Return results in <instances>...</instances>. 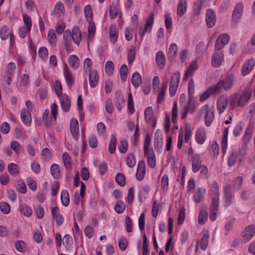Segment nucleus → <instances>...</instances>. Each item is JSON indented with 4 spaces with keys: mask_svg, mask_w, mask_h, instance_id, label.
Here are the masks:
<instances>
[{
    "mask_svg": "<svg viewBox=\"0 0 255 255\" xmlns=\"http://www.w3.org/2000/svg\"><path fill=\"white\" fill-rule=\"evenodd\" d=\"M50 110L51 111L46 109L42 116L43 122L47 126L55 122L58 115V106L55 103H52L50 105Z\"/></svg>",
    "mask_w": 255,
    "mask_h": 255,
    "instance_id": "7ed1b4c3",
    "label": "nucleus"
},
{
    "mask_svg": "<svg viewBox=\"0 0 255 255\" xmlns=\"http://www.w3.org/2000/svg\"><path fill=\"white\" fill-rule=\"evenodd\" d=\"M119 10L116 4H112L110 8V16L111 18H116L118 14Z\"/></svg>",
    "mask_w": 255,
    "mask_h": 255,
    "instance_id": "338daca9",
    "label": "nucleus"
},
{
    "mask_svg": "<svg viewBox=\"0 0 255 255\" xmlns=\"http://www.w3.org/2000/svg\"><path fill=\"white\" fill-rule=\"evenodd\" d=\"M219 187L217 183L214 182L211 186L210 194L211 198V205L209 219L215 221L219 213Z\"/></svg>",
    "mask_w": 255,
    "mask_h": 255,
    "instance_id": "f03ea898",
    "label": "nucleus"
},
{
    "mask_svg": "<svg viewBox=\"0 0 255 255\" xmlns=\"http://www.w3.org/2000/svg\"><path fill=\"white\" fill-rule=\"evenodd\" d=\"M229 105V97L226 95L220 96L217 100V109L219 114L223 113L226 110L227 105Z\"/></svg>",
    "mask_w": 255,
    "mask_h": 255,
    "instance_id": "9b49d317",
    "label": "nucleus"
},
{
    "mask_svg": "<svg viewBox=\"0 0 255 255\" xmlns=\"http://www.w3.org/2000/svg\"><path fill=\"white\" fill-rule=\"evenodd\" d=\"M135 55V47L132 46L130 47L128 53V61L129 64L132 63L134 61Z\"/></svg>",
    "mask_w": 255,
    "mask_h": 255,
    "instance_id": "6e6d98bb",
    "label": "nucleus"
},
{
    "mask_svg": "<svg viewBox=\"0 0 255 255\" xmlns=\"http://www.w3.org/2000/svg\"><path fill=\"white\" fill-rule=\"evenodd\" d=\"M61 201L62 205L65 207L68 206L70 202L69 194L67 190H62L61 193Z\"/></svg>",
    "mask_w": 255,
    "mask_h": 255,
    "instance_id": "58836bf2",
    "label": "nucleus"
},
{
    "mask_svg": "<svg viewBox=\"0 0 255 255\" xmlns=\"http://www.w3.org/2000/svg\"><path fill=\"white\" fill-rule=\"evenodd\" d=\"M244 5L242 2H238L235 5L232 14V21L233 22H237L242 17L244 11Z\"/></svg>",
    "mask_w": 255,
    "mask_h": 255,
    "instance_id": "4468645a",
    "label": "nucleus"
},
{
    "mask_svg": "<svg viewBox=\"0 0 255 255\" xmlns=\"http://www.w3.org/2000/svg\"><path fill=\"white\" fill-rule=\"evenodd\" d=\"M126 163L128 167L132 168L134 166L136 160L134 155L132 154H128L126 159Z\"/></svg>",
    "mask_w": 255,
    "mask_h": 255,
    "instance_id": "774afa93",
    "label": "nucleus"
},
{
    "mask_svg": "<svg viewBox=\"0 0 255 255\" xmlns=\"http://www.w3.org/2000/svg\"><path fill=\"white\" fill-rule=\"evenodd\" d=\"M255 236V225L251 224L247 226L241 234L243 242L247 243Z\"/></svg>",
    "mask_w": 255,
    "mask_h": 255,
    "instance_id": "423d86ee",
    "label": "nucleus"
},
{
    "mask_svg": "<svg viewBox=\"0 0 255 255\" xmlns=\"http://www.w3.org/2000/svg\"><path fill=\"white\" fill-rule=\"evenodd\" d=\"M155 60L158 66L163 68L165 65V57L164 53L161 51L157 52L155 57Z\"/></svg>",
    "mask_w": 255,
    "mask_h": 255,
    "instance_id": "c9c22d12",
    "label": "nucleus"
},
{
    "mask_svg": "<svg viewBox=\"0 0 255 255\" xmlns=\"http://www.w3.org/2000/svg\"><path fill=\"white\" fill-rule=\"evenodd\" d=\"M70 131L73 137L77 139L79 132V124L77 120L72 118L70 122Z\"/></svg>",
    "mask_w": 255,
    "mask_h": 255,
    "instance_id": "b1692460",
    "label": "nucleus"
},
{
    "mask_svg": "<svg viewBox=\"0 0 255 255\" xmlns=\"http://www.w3.org/2000/svg\"><path fill=\"white\" fill-rule=\"evenodd\" d=\"M206 22L208 27H213L216 22V15L214 10L207 9L206 13Z\"/></svg>",
    "mask_w": 255,
    "mask_h": 255,
    "instance_id": "dca6fc26",
    "label": "nucleus"
},
{
    "mask_svg": "<svg viewBox=\"0 0 255 255\" xmlns=\"http://www.w3.org/2000/svg\"><path fill=\"white\" fill-rule=\"evenodd\" d=\"M50 172L51 175L54 178H57L60 176V170L59 166L56 164L53 163L50 167Z\"/></svg>",
    "mask_w": 255,
    "mask_h": 255,
    "instance_id": "864d4df0",
    "label": "nucleus"
},
{
    "mask_svg": "<svg viewBox=\"0 0 255 255\" xmlns=\"http://www.w3.org/2000/svg\"><path fill=\"white\" fill-rule=\"evenodd\" d=\"M215 108L208 105H204L201 109V114L205 118V124L207 127H209L214 120Z\"/></svg>",
    "mask_w": 255,
    "mask_h": 255,
    "instance_id": "20e7f679",
    "label": "nucleus"
},
{
    "mask_svg": "<svg viewBox=\"0 0 255 255\" xmlns=\"http://www.w3.org/2000/svg\"><path fill=\"white\" fill-rule=\"evenodd\" d=\"M62 110L64 112H68L69 111L71 107V101L69 96L64 94L62 96H60L58 98Z\"/></svg>",
    "mask_w": 255,
    "mask_h": 255,
    "instance_id": "a211bd4d",
    "label": "nucleus"
},
{
    "mask_svg": "<svg viewBox=\"0 0 255 255\" xmlns=\"http://www.w3.org/2000/svg\"><path fill=\"white\" fill-rule=\"evenodd\" d=\"M62 70L67 84L69 86H72L74 83V78L66 63L64 64Z\"/></svg>",
    "mask_w": 255,
    "mask_h": 255,
    "instance_id": "f3484780",
    "label": "nucleus"
},
{
    "mask_svg": "<svg viewBox=\"0 0 255 255\" xmlns=\"http://www.w3.org/2000/svg\"><path fill=\"white\" fill-rule=\"evenodd\" d=\"M229 128H226L223 131V135L222 139V152L224 154L226 153L228 147V135Z\"/></svg>",
    "mask_w": 255,
    "mask_h": 255,
    "instance_id": "2f4dec72",
    "label": "nucleus"
},
{
    "mask_svg": "<svg viewBox=\"0 0 255 255\" xmlns=\"http://www.w3.org/2000/svg\"><path fill=\"white\" fill-rule=\"evenodd\" d=\"M68 63L72 68L77 70L80 65V60L78 57L76 55H71L68 59Z\"/></svg>",
    "mask_w": 255,
    "mask_h": 255,
    "instance_id": "c756f323",
    "label": "nucleus"
},
{
    "mask_svg": "<svg viewBox=\"0 0 255 255\" xmlns=\"http://www.w3.org/2000/svg\"><path fill=\"white\" fill-rule=\"evenodd\" d=\"M145 174V163L143 161H140L138 162L137 167L136 176L138 181L142 180Z\"/></svg>",
    "mask_w": 255,
    "mask_h": 255,
    "instance_id": "5701e85b",
    "label": "nucleus"
},
{
    "mask_svg": "<svg viewBox=\"0 0 255 255\" xmlns=\"http://www.w3.org/2000/svg\"><path fill=\"white\" fill-rule=\"evenodd\" d=\"M154 20V14L151 12L146 20L144 29L140 28L139 30L138 34L140 37H143L146 32L150 33L151 32Z\"/></svg>",
    "mask_w": 255,
    "mask_h": 255,
    "instance_id": "0eeeda50",
    "label": "nucleus"
},
{
    "mask_svg": "<svg viewBox=\"0 0 255 255\" xmlns=\"http://www.w3.org/2000/svg\"><path fill=\"white\" fill-rule=\"evenodd\" d=\"M205 192V189H201L200 188L197 189V190L195 192L193 196L194 201L197 203H199L202 201L203 199L204 195Z\"/></svg>",
    "mask_w": 255,
    "mask_h": 255,
    "instance_id": "e433bc0d",
    "label": "nucleus"
},
{
    "mask_svg": "<svg viewBox=\"0 0 255 255\" xmlns=\"http://www.w3.org/2000/svg\"><path fill=\"white\" fill-rule=\"evenodd\" d=\"M195 139L196 142L200 145H202L204 143L207 139V133L204 127H199L196 129L195 134Z\"/></svg>",
    "mask_w": 255,
    "mask_h": 255,
    "instance_id": "f8f14e48",
    "label": "nucleus"
},
{
    "mask_svg": "<svg viewBox=\"0 0 255 255\" xmlns=\"http://www.w3.org/2000/svg\"><path fill=\"white\" fill-rule=\"evenodd\" d=\"M197 68L198 64L197 61H192L185 71V73L183 77V80L187 81L189 78L192 77Z\"/></svg>",
    "mask_w": 255,
    "mask_h": 255,
    "instance_id": "6ab92c4d",
    "label": "nucleus"
},
{
    "mask_svg": "<svg viewBox=\"0 0 255 255\" xmlns=\"http://www.w3.org/2000/svg\"><path fill=\"white\" fill-rule=\"evenodd\" d=\"M181 74L179 72L174 73L170 79L169 85V95L173 97L177 92L180 80Z\"/></svg>",
    "mask_w": 255,
    "mask_h": 255,
    "instance_id": "39448f33",
    "label": "nucleus"
},
{
    "mask_svg": "<svg viewBox=\"0 0 255 255\" xmlns=\"http://www.w3.org/2000/svg\"><path fill=\"white\" fill-rule=\"evenodd\" d=\"M98 74L96 70H93L92 71L89 72V81L91 87H95L98 84Z\"/></svg>",
    "mask_w": 255,
    "mask_h": 255,
    "instance_id": "393cba45",
    "label": "nucleus"
},
{
    "mask_svg": "<svg viewBox=\"0 0 255 255\" xmlns=\"http://www.w3.org/2000/svg\"><path fill=\"white\" fill-rule=\"evenodd\" d=\"M126 206L125 203L121 201H119L115 206V210L118 214L123 213L125 210Z\"/></svg>",
    "mask_w": 255,
    "mask_h": 255,
    "instance_id": "69168bd1",
    "label": "nucleus"
},
{
    "mask_svg": "<svg viewBox=\"0 0 255 255\" xmlns=\"http://www.w3.org/2000/svg\"><path fill=\"white\" fill-rule=\"evenodd\" d=\"M144 117L146 121L152 128H155L156 125V120L153 116L152 108L150 107H148L146 108L144 112Z\"/></svg>",
    "mask_w": 255,
    "mask_h": 255,
    "instance_id": "2eb2a0df",
    "label": "nucleus"
},
{
    "mask_svg": "<svg viewBox=\"0 0 255 255\" xmlns=\"http://www.w3.org/2000/svg\"><path fill=\"white\" fill-rule=\"evenodd\" d=\"M105 70L106 73L109 76H111L113 74L114 70V64L113 61L109 60L106 62Z\"/></svg>",
    "mask_w": 255,
    "mask_h": 255,
    "instance_id": "49530a36",
    "label": "nucleus"
},
{
    "mask_svg": "<svg viewBox=\"0 0 255 255\" xmlns=\"http://www.w3.org/2000/svg\"><path fill=\"white\" fill-rule=\"evenodd\" d=\"M141 79L140 75L139 73L137 72H135L132 76L131 77V83L132 85L135 87L137 88L141 84Z\"/></svg>",
    "mask_w": 255,
    "mask_h": 255,
    "instance_id": "a19ab883",
    "label": "nucleus"
},
{
    "mask_svg": "<svg viewBox=\"0 0 255 255\" xmlns=\"http://www.w3.org/2000/svg\"><path fill=\"white\" fill-rule=\"evenodd\" d=\"M20 209L21 212L27 217H29L32 214V209L27 205H22L20 206Z\"/></svg>",
    "mask_w": 255,
    "mask_h": 255,
    "instance_id": "5fc2aeb1",
    "label": "nucleus"
},
{
    "mask_svg": "<svg viewBox=\"0 0 255 255\" xmlns=\"http://www.w3.org/2000/svg\"><path fill=\"white\" fill-rule=\"evenodd\" d=\"M84 13L87 21H92L93 13L91 6L89 4L86 5L84 8Z\"/></svg>",
    "mask_w": 255,
    "mask_h": 255,
    "instance_id": "8fccbe9b",
    "label": "nucleus"
},
{
    "mask_svg": "<svg viewBox=\"0 0 255 255\" xmlns=\"http://www.w3.org/2000/svg\"><path fill=\"white\" fill-rule=\"evenodd\" d=\"M93 62L90 58H86L83 62V69L85 73H87L92 71Z\"/></svg>",
    "mask_w": 255,
    "mask_h": 255,
    "instance_id": "37998d69",
    "label": "nucleus"
},
{
    "mask_svg": "<svg viewBox=\"0 0 255 255\" xmlns=\"http://www.w3.org/2000/svg\"><path fill=\"white\" fill-rule=\"evenodd\" d=\"M208 219L207 209L206 207H202L199 212L198 222L200 225H204L206 223Z\"/></svg>",
    "mask_w": 255,
    "mask_h": 255,
    "instance_id": "7c9ffc66",
    "label": "nucleus"
},
{
    "mask_svg": "<svg viewBox=\"0 0 255 255\" xmlns=\"http://www.w3.org/2000/svg\"><path fill=\"white\" fill-rule=\"evenodd\" d=\"M38 55L43 61H46L48 56V49L45 47H41L38 49Z\"/></svg>",
    "mask_w": 255,
    "mask_h": 255,
    "instance_id": "052dcab7",
    "label": "nucleus"
},
{
    "mask_svg": "<svg viewBox=\"0 0 255 255\" xmlns=\"http://www.w3.org/2000/svg\"><path fill=\"white\" fill-rule=\"evenodd\" d=\"M244 127V125L242 123H238L234 128L233 130V134L234 136L237 137L240 136L242 132Z\"/></svg>",
    "mask_w": 255,
    "mask_h": 255,
    "instance_id": "680f3d73",
    "label": "nucleus"
},
{
    "mask_svg": "<svg viewBox=\"0 0 255 255\" xmlns=\"http://www.w3.org/2000/svg\"><path fill=\"white\" fill-rule=\"evenodd\" d=\"M51 214L53 219L55 221L57 225H61L64 221L63 215L61 214L59 208L57 207H54L51 209Z\"/></svg>",
    "mask_w": 255,
    "mask_h": 255,
    "instance_id": "412c9836",
    "label": "nucleus"
},
{
    "mask_svg": "<svg viewBox=\"0 0 255 255\" xmlns=\"http://www.w3.org/2000/svg\"><path fill=\"white\" fill-rule=\"evenodd\" d=\"M222 89L225 91H228L232 88L235 82V78L234 75H230L225 79L219 81Z\"/></svg>",
    "mask_w": 255,
    "mask_h": 255,
    "instance_id": "ddd939ff",
    "label": "nucleus"
},
{
    "mask_svg": "<svg viewBox=\"0 0 255 255\" xmlns=\"http://www.w3.org/2000/svg\"><path fill=\"white\" fill-rule=\"evenodd\" d=\"M167 88V86L166 83H164L162 82L160 87L155 90V91L157 92V98L156 100L157 104H160L164 100Z\"/></svg>",
    "mask_w": 255,
    "mask_h": 255,
    "instance_id": "aec40b11",
    "label": "nucleus"
},
{
    "mask_svg": "<svg viewBox=\"0 0 255 255\" xmlns=\"http://www.w3.org/2000/svg\"><path fill=\"white\" fill-rule=\"evenodd\" d=\"M255 66V59L254 58H250L245 61L242 69L241 74L243 76L248 75L253 71Z\"/></svg>",
    "mask_w": 255,
    "mask_h": 255,
    "instance_id": "1a4fd4ad",
    "label": "nucleus"
},
{
    "mask_svg": "<svg viewBox=\"0 0 255 255\" xmlns=\"http://www.w3.org/2000/svg\"><path fill=\"white\" fill-rule=\"evenodd\" d=\"M187 6V0H179L177 8V15L178 17H181L186 13Z\"/></svg>",
    "mask_w": 255,
    "mask_h": 255,
    "instance_id": "4be33fe9",
    "label": "nucleus"
},
{
    "mask_svg": "<svg viewBox=\"0 0 255 255\" xmlns=\"http://www.w3.org/2000/svg\"><path fill=\"white\" fill-rule=\"evenodd\" d=\"M127 109L128 113L132 114L134 112L132 96L131 92L128 94V100L127 104Z\"/></svg>",
    "mask_w": 255,
    "mask_h": 255,
    "instance_id": "de8ad7c7",
    "label": "nucleus"
},
{
    "mask_svg": "<svg viewBox=\"0 0 255 255\" xmlns=\"http://www.w3.org/2000/svg\"><path fill=\"white\" fill-rule=\"evenodd\" d=\"M117 145V140L116 136L114 134L111 135V139L109 145V150L111 153H114L115 151Z\"/></svg>",
    "mask_w": 255,
    "mask_h": 255,
    "instance_id": "bf43d9fd",
    "label": "nucleus"
},
{
    "mask_svg": "<svg viewBox=\"0 0 255 255\" xmlns=\"http://www.w3.org/2000/svg\"><path fill=\"white\" fill-rule=\"evenodd\" d=\"M192 170L194 173H196L201 168V160L199 155H195L192 161Z\"/></svg>",
    "mask_w": 255,
    "mask_h": 255,
    "instance_id": "473e14b6",
    "label": "nucleus"
},
{
    "mask_svg": "<svg viewBox=\"0 0 255 255\" xmlns=\"http://www.w3.org/2000/svg\"><path fill=\"white\" fill-rule=\"evenodd\" d=\"M224 60V54L223 51L216 50L214 52L212 60V65L216 68H218L221 66L222 63Z\"/></svg>",
    "mask_w": 255,
    "mask_h": 255,
    "instance_id": "9d476101",
    "label": "nucleus"
},
{
    "mask_svg": "<svg viewBox=\"0 0 255 255\" xmlns=\"http://www.w3.org/2000/svg\"><path fill=\"white\" fill-rule=\"evenodd\" d=\"M72 39L74 42L77 45H79L81 41V32L77 26H75L72 29Z\"/></svg>",
    "mask_w": 255,
    "mask_h": 255,
    "instance_id": "bb28decb",
    "label": "nucleus"
},
{
    "mask_svg": "<svg viewBox=\"0 0 255 255\" xmlns=\"http://www.w3.org/2000/svg\"><path fill=\"white\" fill-rule=\"evenodd\" d=\"M253 90L251 87H247L240 93L236 92L229 97L230 110H236L238 107H243L249 102L252 96Z\"/></svg>",
    "mask_w": 255,
    "mask_h": 255,
    "instance_id": "f257e3e1",
    "label": "nucleus"
},
{
    "mask_svg": "<svg viewBox=\"0 0 255 255\" xmlns=\"http://www.w3.org/2000/svg\"><path fill=\"white\" fill-rule=\"evenodd\" d=\"M222 89V88L221 87V85L220 84L219 82H218L217 84L210 87L208 89L211 95L217 94L220 93L221 92Z\"/></svg>",
    "mask_w": 255,
    "mask_h": 255,
    "instance_id": "e2e57ef3",
    "label": "nucleus"
},
{
    "mask_svg": "<svg viewBox=\"0 0 255 255\" xmlns=\"http://www.w3.org/2000/svg\"><path fill=\"white\" fill-rule=\"evenodd\" d=\"M254 127L252 125H249L246 130L245 134L243 137L244 142L248 143L252 138L254 132Z\"/></svg>",
    "mask_w": 255,
    "mask_h": 255,
    "instance_id": "f704fd0d",
    "label": "nucleus"
},
{
    "mask_svg": "<svg viewBox=\"0 0 255 255\" xmlns=\"http://www.w3.org/2000/svg\"><path fill=\"white\" fill-rule=\"evenodd\" d=\"M209 238V234L206 232L203 235L201 241L197 242V248L200 246L202 250H206L208 246Z\"/></svg>",
    "mask_w": 255,
    "mask_h": 255,
    "instance_id": "cd10ccee",
    "label": "nucleus"
},
{
    "mask_svg": "<svg viewBox=\"0 0 255 255\" xmlns=\"http://www.w3.org/2000/svg\"><path fill=\"white\" fill-rule=\"evenodd\" d=\"M119 32L116 25H111L109 29V38L111 42L115 43L118 40Z\"/></svg>",
    "mask_w": 255,
    "mask_h": 255,
    "instance_id": "c85d7f7f",
    "label": "nucleus"
},
{
    "mask_svg": "<svg viewBox=\"0 0 255 255\" xmlns=\"http://www.w3.org/2000/svg\"><path fill=\"white\" fill-rule=\"evenodd\" d=\"M178 50V47L176 43H172L170 44L168 49V55L171 58L175 57Z\"/></svg>",
    "mask_w": 255,
    "mask_h": 255,
    "instance_id": "09e8293b",
    "label": "nucleus"
},
{
    "mask_svg": "<svg viewBox=\"0 0 255 255\" xmlns=\"http://www.w3.org/2000/svg\"><path fill=\"white\" fill-rule=\"evenodd\" d=\"M178 113V109L177 103L176 102H174L173 103L172 111V122L174 124L176 123L177 122Z\"/></svg>",
    "mask_w": 255,
    "mask_h": 255,
    "instance_id": "4d7b16f0",
    "label": "nucleus"
},
{
    "mask_svg": "<svg viewBox=\"0 0 255 255\" xmlns=\"http://www.w3.org/2000/svg\"><path fill=\"white\" fill-rule=\"evenodd\" d=\"M192 128L189 124H186L185 126V142H189L192 135Z\"/></svg>",
    "mask_w": 255,
    "mask_h": 255,
    "instance_id": "603ef678",
    "label": "nucleus"
},
{
    "mask_svg": "<svg viewBox=\"0 0 255 255\" xmlns=\"http://www.w3.org/2000/svg\"><path fill=\"white\" fill-rule=\"evenodd\" d=\"M230 40V36L228 34L223 33L220 34L216 41L215 49L216 50H221L228 44Z\"/></svg>",
    "mask_w": 255,
    "mask_h": 255,
    "instance_id": "6e6552de",
    "label": "nucleus"
},
{
    "mask_svg": "<svg viewBox=\"0 0 255 255\" xmlns=\"http://www.w3.org/2000/svg\"><path fill=\"white\" fill-rule=\"evenodd\" d=\"M125 101L123 96L121 94H119L117 96L116 101V106L117 109L121 111L122 109L124 107Z\"/></svg>",
    "mask_w": 255,
    "mask_h": 255,
    "instance_id": "3c124183",
    "label": "nucleus"
},
{
    "mask_svg": "<svg viewBox=\"0 0 255 255\" xmlns=\"http://www.w3.org/2000/svg\"><path fill=\"white\" fill-rule=\"evenodd\" d=\"M54 13L58 16H61L64 15L65 8L64 4L61 2H58L55 5Z\"/></svg>",
    "mask_w": 255,
    "mask_h": 255,
    "instance_id": "ea45409f",
    "label": "nucleus"
},
{
    "mask_svg": "<svg viewBox=\"0 0 255 255\" xmlns=\"http://www.w3.org/2000/svg\"><path fill=\"white\" fill-rule=\"evenodd\" d=\"M8 171L10 174L14 176H16L19 174L18 166L14 163H10L7 167Z\"/></svg>",
    "mask_w": 255,
    "mask_h": 255,
    "instance_id": "c03bdc74",
    "label": "nucleus"
},
{
    "mask_svg": "<svg viewBox=\"0 0 255 255\" xmlns=\"http://www.w3.org/2000/svg\"><path fill=\"white\" fill-rule=\"evenodd\" d=\"M169 185V178L167 175H164L161 179V188L162 190L166 191Z\"/></svg>",
    "mask_w": 255,
    "mask_h": 255,
    "instance_id": "0e129e2a",
    "label": "nucleus"
},
{
    "mask_svg": "<svg viewBox=\"0 0 255 255\" xmlns=\"http://www.w3.org/2000/svg\"><path fill=\"white\" fill-rule=\"evenodd\" d=\"M11 34H12V31L9 30L6 26H4L1 27L0 32V37L1 39L5 40Z\"/></svg>",
    "mask_w": 255,
    "mask_h": 255,
    "instance_id": "79ce46f5",
    "label": "nucleus"
},
{
    "mask_svg": "<svg viewBox=\"0 0 255 255\" xmlns=\"http://www.w3.org/2000/svg\"><path fill=\"white\" fill-rule=\"evenodd\" d=\"M47 40L50 44H55L57 41V36L53 29H50L48 32Z\"/></svg>",
    "mask_w": 255,
    "mask_h": 255,
    "instance_id": "13d9d810",
    "label": "nucleus"
},
{
    "mask_svg": "<svg viewBox=\"0 0 255 255\" xmlns=\"http://www.w3.org/2000/svg\"><path fill=\"white\" fill-rule=\"evenodd\" d=\"M20 117L22 122L26 125H29L31 122V117L30 112L25 108L21 110Z\"/></svg>",
    "mask_w": 255,
    "mask_h": 255,
    "instance_id": "a878e982",
    "label": "nucleus"
},
{
    "mask_svg": "<svg viewBox=\"0 0 255 255\" xmlns=\"http://www.w3.org/2000/svg\"><path fill=\"white\" fill-rule=\"evenodd\" d=\"M54 89L58 98L64 94L62 93V86L59 80H55L54 82Z\"/></svg>",
    "mask_w": 255,
    "mask_h": 255,
    "instance_id": "a18cd8bd",
    "label": "nucleus"
},
{
    "mask_svg": "<svg viewBox=\"0 0 255 255\" xmlns=\"http://www.w3.org/2000/svg\"><path fill=\"white\" fill-rule=\"evenodd\" d=\"M232 197L231 187L230 185H227L225 187V202L226 206H229L231 204Z\"/></svg>",
    "mask_w": 255,
    "mask_h": 255,
    "instance_id": "72a5a7b5",
    "label": "nucleus"
},
{
    "mask_svg": "<svg viewBox=\"0 0 255 255\" xmlns=\"http://www.w3.org/2000/svg\"><path fill=\"white\" fill-rule=\"evenodd\" d=\"M96 32V26L93 21L89 22L88 26V40L91 41L93 40Z\"/></svg>",
    "mask_w": 255,
    "mask_h": 255,
    "instance_id": "4c0bfd02",
    "label": "nucleus"
}]
</instances>
